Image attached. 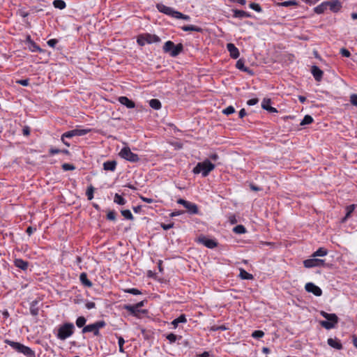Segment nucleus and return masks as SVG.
I'll return each instance as SVG.
<instances>
[{
  "instance_id": "nucleus-43",
  "label": "nucleus",
  "mask_w": 357,
  "mask_h": 357,
  "mask_svg": "<svg viewBox=\"0 0 357 357\" xmlns=\"http://www.w3.org/2000/svg\"><path fill=\"white\" fill-rule=\"evenodd\" d=\"M86 319L84 317H79L76 320V325L79 328L84 327Z\"/></svg>"
},
{
  "instance_id": "nucleus-58",
  "label": "nucleus",
  "mask_w": 357,
  "mask_h": 357,
  "mask_svg": "<svg viewBox=\"0 0 357 357\" xmlns=\"http://www.w3.org/2000/svg\"><path fill=\"white\" fill-rule=\"evenodd\" d=\"M57 43L58 40L56 39H50L47 41V45L52 47H54Z\"/></svg>"
},
{
  "instance_id": "nucleus-26",
  "label": "nucleus",
  "mask_w": 357,
  "mask_h": 357,
  "mask_svg": "<svg viewBox=\"0 0 357 357\" xmlns=\"http://www.w3.org/2000/svg\"><path fill=\"white\" fill-rule=\"evenodd\" d=\"M327 7H328V2L324 1V2L321 3V4H319V6H317V7H315L314 8V11L317 14H322L327 9Z\"/></svg>"
},
{
  "instance_id": "nucleus-52",
  "label": "nucleus",
  "mask_w": 357,
  "mask_h": 357,
  "mask_svg": "<svg viewBox=\"0 0 357 357\" xmlns=\"http://www.w3.org/2000/svg\"><path fill=\"white\" fill-rule=\"evenodd\" d=\"M97 329L100 330V328L105 327L106 326V323L105 321H98L93 324Z\"/></svg>"
},
{
  "instance_id": "nucleus-53",
  "label": "nucleus",
  "mask_w": 357,
  "mask_h": 357,
  "mask_svg": "<svg viewBox=\"0 0 357 357\" xmlns=\"http://www.w3.org/2000/svg\"><path fill=\"white\" fill-rule=\"evenodd\" d=\"M340 53L344 57H350L351 56L350 52L346 48H341Z\"/></svg>"
},
{
  "instance_id": "nucleus-3",
  "label": "nucleus",
  "mask_w": 357,
  "mask_h": 357,
  "mask_svg": "<svg viewBox=\"0 0 357 357\" xmlns=\"http://www.w3.org/2000/svg\"><path fill=\"white\" fill-rule=\"evenodd\" d=\"M162 49L164 52L169 54L172 57H176L183 52V45L181 43L175 45L172 41L168 40L164 44Z\"/></svg>"
},
{
  "instance_id": "nucleus-48",
  "label": "nucleus",
  "mask_w": 357,
  "mask_h": 357,
  "mask_svg": "<svg viewBox=\"0 0 357 357\" xmlns=\"http://www.w3.org/2000/svg\"><path fill=\"white\" fill-rule=\"evenodd\" d=\"M235 112V109L233 106H229L223 109L222 113L226 115H229Z\"/></svg>"
},
{
  "instance_id": "nucleus-18",
  "label": "nucleus",
  "mask_w": 357,
  "mask_h": 357,
  "mask_svg": "<svg viewBox=\"0 0 357 357\" xmlns=\"http://www.w3.org/2000/svg\"><path fill=\"white\" fill-rule=\"evenodd\" d=\"M328 344L336 349H342V344L337 338H328L327 340Z\"/></svg>"
},
{
  "instance_id": "nucleus-31",
  "label": "nucleus",
  "mask_w": 357,
  "mask_h": 357,
  "mask_svg": "<svg viewBox=\"0 0 357 357\" xmlns=\"http://www.w3.org/2000/svg\"><path fill=\"white\" fill-rule=\"evenodd\" d=\"M239 277L243 280H252L253 279V275L249 273H248L244 269H240Z\"/></svg>"
},
{
  "instance_id": "nucleus-29",
  "label": "nucleus",
  "mask_w": 357,
  "mask_h": 357,
  "mask_svg": "<svg viewBox=\"0 0 357 357\" xmlns=\"http://www.w3.org/2000/svg\"><path fill=\"white\" fill-rule=\"evenodd\" d=\"M187 319L185 318V316L184 314H181L178 318L174 319L172 322V324L174 326V328H176L178 324L185 323Z\"/></svg>"
},
{
  "instance_id": "nucleus-35",
  "label": "nucleus",
  "mask_w": 357,
  "mask_h": 357,
  "mask_svg": "<svg viewBox=\"0 0 357 357\" xmlns=\"http://www.w3.org/2000/svg\"><path fill=\"white\" fill-rule=\"evenodd\" d=\"M280 6L289 7L291 6H298V2L295 0L285 1L279 3Z\"/></svg>"
},
{
  "instance_id": "nucleus-23",
  "label": "nucleus",
  "mask_w": 357,
  "mask_h": 357,
  "mask_svg": "<svg viewBox=\"0 0 357 357\" xmlns=\"http://www.w3.org/2000/svg\"><path fill=\"white\" fill-rule=\"evenodd\" d=\"M116 166L115 160H108L103 163V168L105 170L114 171Z\"/></svg>"
},
{
  "instance_id": "nucleus-33",
  "label": "nucleus",
  "mask_w": 357,
  "mask_h": 357,
  "mask_svg": "<svg viewBox=\"0 0 357 357\" xmlns=\"http://www.w3.org/2000/svg\"><path fill=\"white\" fill-rule=\"evenodd\" d=\"M124 309H126V310H128V312H130L131 314H132L134 315H137V312H139V309L137 308L134 305H126L124 306Z\"/></svg>"
},
{
  "instance_id": "nucleus-11",
  "label": "nucleus",
  "mask_w": 357,
  "mask_h": 357,
  "mask_svg": "<svg viewBox=\"0 0 357 357\" xmlns=\"http://www.w3.org/2000/svg\"><path fill=\"white\" fill-rule=\"evenodd\" d=\"M25 43L28 45V48L29 49V50H31V52H36L42 51L40 47L33 40H31L30 36H28L26 37Z\"/></svg>"
},
{
  "instance_id": "nucleus-4",
  "label": "nucleus",
  "mask_w": 357,
  "mask_h": 357,
  "mask_svg": "<svg viewBox=\"0 0 357 357\" xmlns=\"http://www.w3.org/2000/svg\"><path fill=\"white\" fill-rule=\"evenodd\" d=\"M74 331L75 326L73 323H65L59 328L56 336L59 340H64L70 337Z\"/></svg>"
},
{
  "instance_id": "nucleus-34",
  "label": "nucleus",
  "mask_w": 357,
  "mask_h": 357,
  "mask_svg": "<svg viewBox=\"0 0 357 357\" xmlns=\"http://www.w3.org/2000/svg\"><path fill=\"white\" fill-rule=\"evenodd\" d=\"M53 5L55 8L61 10L65 8L66 6L65 1L63 0H54L53 1Z\"/></svg>"
},
{
  "instance_id": "nucleus-45",
  "label": "nucleus",
  "mask_w": 357,
  "mask_h": 357,
  "mask_svg": "<svg viewBox=\"0 0 357 357\" xmlns=\"http://www.w3.org/2000/svg\"><path fill=\"white\" fill-rule=\"evenodd\" d=\"M137 43L140 46H144L146 43H147L146 34L139 36L137 38Z\"/></svg>"
},
{
  "instance_id": "nucleus-14",
  "label": "nucleus",
  "mask_w": 357,
  "mask_h": 357,
  "mask_svg": "<svg viewBox=\"0 0 357 357\" xmlns=\"http://www.w3.org/2000/svg\"><path fill=\"white\" fill-rule=\"evenodd\" d=\"M227 48L231 58L237 59L239 56V51L233 43H228Z\"/></svg>"
},
{
  "instance_id": "nucleus-9",
  "label": "nucleus",
  "mask_w": 357,
  "mask_h": 357,
  "mask_svg": "<svg viewBox=\"0 0 357 357\" xmlns=\"http://www.w3.org/2000/svg\"><path fill=\"white\" fill-rule=\"evenodd\" d=\"M305 290L307 292L312 293L314 295L317 296H320L322 294L321 289L314 283L308 282L305 284Z\"/></svg>"
},
{
  "instance_id": "nucleus-49",
  "label": "nucleus",
  "mask_w": 357,
  "mask_h": 357,
  "mask_svg": "<svg viewBox=\"0 0 357 357\" xmlns=\"http://www.w3.org/2000/svg\"><path fill=\"white\" fill-rule=\"evenodd\" d=\"M249 7H250L251 9H252V10H254L257 11V12H259H259H261V6H259V4H258V3H250Z\"/></svg>"
},
{
  "instance_id": "nucleus-57",
  "label": "nucleus",
  "mask_w": 357,
  "mask_h": 357,
  "mask_svg": "<svg viewBox=\"0 0 357 357\" xmlns=\"http://www.w3.org/2000/svg\"><path fill=\"white\" fill-rule=\"evenodd\" d=\"M16 82L22 86H28L29 84V79H19V80H17Z\"/></svg>"
},
{
  "instance_id": "nucleus-25",
  "label": "nucleus",
  "mask_w": 357,
  "mask_h": 357,
  "mask_svg": "<svg viewBox=\"0 0 357 357\" xmlns=\"http://www.w3.org/2000/svg\"><path fill=\"white\" fill-rule=\"evenodd\" d=\"M185 208L188 211V212L191 214H197L198 213V207L197 206L192 202H188V204L185 205Z\"/></svg>"
},
{
  "instance_id": "nucleus-46",
  "label": "nucleus",
  "mask_w": 357,
  "mask_h": 357,
  "mask_svg": "<svg viewBox=\"0 0 357 357\" xmlns=\"http://www.w3.org/2000/svg\"><path fill=\"white\" fill-rule=\"evenodd\" d=\"M175 18L182 19L187 21L190 20V17L189 15H184L178 11H177V13H175Z\"/></svg>"
},
{
  "instance_id": "nucleus-64",
  "label": "nucleus",
  "mask_w": 357,
  "mask_h": 357,
  "mask_svg": "<svg viewBox=\"0 0 357 357\" xmlns=\"http://www.w3.org/2000/svg\"><path fill=\"white\" fill-rule=\"evenodd\" d=\"M36 230V228H34L33 227H29L26 229V232L28 234L29 236H31Z\"/></svg>"
},
{
  "instance_id": "nucleus-51",
  "label": "nucleus",
  "mask_w": 357,
  "mask_h": 357,
  "mask_svg": "<svg viewBox=\"0 0 357 357\" xmlns=\"http://www.w3.org/2000/svg\"><path fill=\"white\" fill-rule=\"evenodd\" d=\"M264 335V333L262 331H255L252 336L255 338H261Z\"/></svg>"
},
{
  "instance_id": "nucleus-56",
  "label": "nucleus",
  "mask_w": 357,
  "mask_h": 357,
  "mask_svg": "<svg viewBox=\"0 0 357 357\" xmlns=\"http://www.w3.org/2000/svg\"><path fill=\"white\" fill-rule=\"evenodd\" d=\"M350 102L351 103L354 105L357 106V95L356 94H351L350 96Z\"/></svg>"
},
{
  "instance_id": "nucleus-8",
  "label": "nucleus",
  "mask_w": 357,
  "mask_h": 357,
  "mask_svg": "<svg viewBox=\"0 0 357 357\" xmlns=\"http://www.w3.org/2000/svg\"><path fill=\"white\" fill-rule=\"evenodd\" d=\"M156 8L160 13H162L164 14H166L175 18V13H177V11L175 10L174 8L168 7L162 3H158L156 5Z\"/></svg>"
},
{
  "instance_id": "nucleus-12",
  "label": "nucleus",
  "mask_w": 357,
  "mask_h": 357,
  "mask_svg": "<svg viewBox=\"0 0 357 357\" xmlns=\"http://www.w3.org/2000/svg\"><path fill=\"white\" fill-rule=\"evenodd\" d=\"M311 73L317 82H320L322 79L324 72L317 66H312Z\"/></svg>"
},
{
  "instance_id": "nucleus-47",
  "label": "nucleus",
  "mask_w": 357,
  "mask_h": 357,
  "mask_svg": "<svg viewBox=\"0 0 357 357\" xmlns=\"http://www.w3.org/2000/svg\"><path fill=\"white\" fill-rule=\"evenodd\" d=\"M166 338L169 340L170 344H172L176 341L177 336L174 333H169L166 335Z\"/></svg>"
},
{
  "instance_id": "nucleus-17",
  "label": "nucleus",
  "mask_w": 357,
  "mask_h": 357,
  "mask_svg": "<svg viewBox=\"0 0 357 357\" xmlns=\"http://www.w3.org/2000/svg\"><path fill=\"white\" fill-rule=\"evenodd\" d=\"M327 2L328 6L330 7V10L333 12H337L342 7V4L338 0H333Z\"/></svg>"
},
{
  "instance_id": "nucleus-37",
  "label": "nucleus",
  "mask_w": 357,
  "mask_h": 357,
  "mask_svg": "<svg viewBox=\"0 0 357 357\" xmlns=\"http://www.w3.org/2000/svg\"><path fill=\"white\" fill-rule=\"evenodd\" d=\"M37 303L38 302L36 301L31 303L30 312L33 316H36L38 314V308L36 307Z\"/></svg>"
},
{
  "instance_id": "nucleus-30",
  "label": "nucleus",
  "mask_w": 357,
  "mask_h": 357,
  "mask_svg": "<svg viewBox=\"0 0 357 357\" xmlns=\"http://www.w3.org/2000/svg\"><path fill=\"white\" fill-rule=\"evenodd\" d=\"M328 254V250L324 248H319L316 252H314L312 257H324L326 256Z\"/></svg>"
},
{
  "instance_id": "nucleus-54",
  "label": "nucleus",
  "mask_w": 357,
  "mask_h": 357,
  "mask_svg": "<svg viewBox=\"0 0 357 357\" xmlns=\"http://www.w3.org/2000/svg\"><path fill=\"white\" fill-rule=\"evenodd\" d=\"M107 218L109 220H116V213L114 211H109L107 214Z\"/></svg>"
},
{
  "instance_id": "nucleus-39",
  "label": "nucleus",
  "mask_w": 357,
  "mask_h": 357,
  "mask_svg": "<svg viewBox=\"0 0 357 357\" xmlns=\"http://www.w3.org/2000/svg\"><path fill=\"white\" fill-rule=\"evenodd\" d=\"M236 66L238 69L243 72H248V68L245 67L244 61L242 59H239L237 61Z\"/></svg>"
},
{
  "instance_id": "nucleus-41",
  "label": "nucleus",
  "mask_w": 357,
  "mask_h": 357,
  "mask_svg": "<svg viewBox=\"0 0 357 357\" xmlns=\"http://www.w3.org/2000/svg\"><path fill=\"white\" fill-rule=\"evenodd\" d=\"M355 208H356L355 204H351V205L347 206V208H346L347 213H346V215L343 220H347L351 215V213L354 211Z\"/></svg>"
},
{
  "instance_id": "nucleus-15",
  "label": "nucleus",
  "mask_w": 357,
  "mask_h": 357,
  "mask_svg": "<svg viewBox=\"0 0 357 357\" xmlns=\"http://www.w3.org/2000/svg\"><path fill=\"white\" fill-rule=\"evenodd\" d=\"M271 99H266L264 98L261 102V107L269 112L270 113H275L278 112V110L276 108L273 107L271 106Z\"/></svg>"
},
{
  "instance_id": "nucleus-60",
  "label": "nucleus",
  "mask_w": 357,
  "mask_h": 357,
  "mask_svg": "<svg viewBox=\"0 0 357 357\" xmlns=\"http://www.w3.org/2000/svg\"><path fill=\"white\" fill-rule=\"evenodd\" d=\"M161 227L164 230H168L174 227V223L161 224Z\"/></svg>"
},
{
  "instance_id": "nucleus-42",
  "label": "nucleus",
  "mask_w": 357,
  "mask_h": 357,
  "mask_svg": "<svg viewBox=\"0 0 357 357\" xmlns=\"http://www.w3.org/2000/svg\"><path fill=\"white\" fill-rule=\"evenodd\" d=\"M121 212L122 215H123L125 218H126V219H128V220H132L134 219L133 215H132V214L131 213V212H130V210H128V209H126V210H122Z\"/></svg>"
},
{
  "instance_id": "nucleus-1",
  "label": "nucleus",
  "mask_w": 357,
  "mask_h": 357,
  "mask_svg": "<svg viewBox=\"0 0 357 357\" xmlns=\"http://www.w3.org/2000/svg\"><path fill=\"white\" fill-rule=\"evenodd\" d=\"M215 168V165L211 162L208 160H205L202 162H198L194 167L192 172L194 174H202V176H207L209 173L213 171Z\"/></svg>"
},
{
  "instance_id": "nucleus-28",
  "label": "nucleus",
  "mask_w": 357,
  "mask_h": 357,
  "mask_svg": "<svg viewBox=\"0 0 357 357\" xmlns=\"http://www.w3.org/2000/svg\"><path fill=\"white\" fill-rule=\"evenodd\" d=\"M146 42L149 44L159 43L160 41V38L158 36L154 34L146 33Z\"/></svg>"
},
{
  "instance_id": "nucleus-40",
  "label": "nucleus",
  "mask_w": 357,
  "mask_h": 357,
  "mask_svg": "<svg viewBox=\"0 0 357 357\" xmlns=\"http://www.w3.org/2000/svg\"><path fill=\"white\" fill-rule=\"evenodd\" d=\"M94 190L95 188L93 185H90L88 187L86 192V195L87 196L89 200H91L93 198Z\"/></svg>"
},
{
  "instance_id": "nucleus-27",
  "label": "nucleus",
  "mask_w": 357,
  "mask_h": 357,
  "mask_svg": "<svg viewBox=\"0 0 357 357\" xmlns=\"http://www.w3.org/2000/svg\"><path fill=\"white\" fill-rule=\"evenodd\" d=\"M181 29L184 31H196V32H202V29L201 27L194 26V25H185L181 27Z\"/></svg>"
},
{
  "instance_id": "nucleus-63",
  "label": "nucleus",
  "mask_w": 357,
  "mask_h": 357,
  "mask_svg": "<svg viewBox=\"0 0 357 357\" xmlns=\"http://www.w3.org/2000/svg\"><path fill=\"white\" fill-rule=\"evenodd\" d=\"M49 152H50V155H55V154L60 153L61 150L59 149L51 148L50 149Z\"/></svg>"
},
{
  "instance_id": "nucleus-24",
  "label": "nucleus",
  "mask_w": 357,
  "mask_h": 357,
  "mask_svg": "<svg viewBox=\"0 0 357 357\" xmlns=\"http://www.w3.org/2000/svg\"><path fill=\"white\" fill-rule=\"evenodd\" d=\"M234 15L233 16L236 18H245V17H250L251 15L248 13L241 10H233Z\"/></svg>"
},
{
  "instance_id": "nucleus-50",
  "label": "nucleus",
  "mask_w": 357,
  "mask_h": 357,
  "mask_svg": "<svg viewBox=\"0 0 357 357\" xmlns=\"http://www.w3.org/2000/svg\"><path fill=\"white\" fill-rule=\"evenodd\" d=\"M62 169L64 171L74 170L75 167L73 165L69 163H64L62 165Z\"/></svg>"
},
{
  "instance_id": "nucleus-6",
  "label": "nucleus",
  "mask_w": 357,
  "mask_h": 357,
  "mask_svg": "<svg viewBox=\"0 0 357 357\" xmlns=\"http://www.w3.org/2000/svg\"><path fill=\"white\" fill-rule=\"evenodd\" d=\"M326 264L325 261L324 259H317L316 257H312L311 259H305L303 261V265L305 268H310L313 267H321L324 266Z\"/></svg>"
},
{
  "instance_id": "nucleus-59",
  "label": "nucleus",
  "mask_w": 357,
  "mask_h": 357,
  "mask_svg": "<svg viewBox=\"0 0 357 357\" xmlns=\"http://www.w3.org/2000/svg\"><path fill=\"white\" fill-rule=\"evenodd\" d=\"M258 102V98H252L247 101V104L250 106H252L256 105Z\"/></svg>"
},
{
  "instance_id": "nucleus-36",
  "label": "nucleus",
  "mask_w": 357,
  "mask_h": 357,
  "mask_svg": "<svg viewBox=\"0 0 357 357\" xmlns=\"http://www.w3.org/2000/svg\"><path fill=\"white\" fill-rule=\"evenodd\" d=\"M114 202L119 205H124L126 202L125 199L118 193L115 194Z\"/></svg>"
},
{
  "instance_id": "nucleus-38",
  "label": "nucleus",
  "mask_w": 357,
  "mask_h": 357,
  "mask_svg": "<svg viewBox=\"0 0 357 357\" xmlns=\"http://www.w3.org/2000/svg\"><path fill=\"white\" fill-rule=\"evenodd\" d=\"M233 231L236 234H241L246 232V229L243 225H238L234 227Z\"/></svg>"
},
{
  "instance_id": "nucleus-7",
  "label": "nucleus",
  "mask_w": 357,
  "mask_h": 357,
  "mask_svg": "<svg viewBox=\"0 0 357 357\" xmlns=\"http://www.w3.org/2000/svg\"><path fill=\"white\" fill-rule=\"evenodd\" d=\"M89 132V130L74 129L63 134V138H71L74 136H83Z\"/></svg>"
},
{
  "instance_id": "nucleus-62",
  "label": "nucleus",
  "mask_w": 357,
  "mask_h": 357,
  "mask_svg": "<svg viewBox=\"0 0 357 357\" xmlns=\"http://www.w3.org/2000/svg\"><path fill=\"white\" fill-rule=\"evenodd\" d=\"M23 135L25 136H28L30 134V128L29 126H24L22 129Z\"/></svg>"
},
{
  "instance_id": "nucleus-16",
  "label": "nucleus",
  "mask_w": 357,
  "mask_h": 357,
  "mask_svg": "<svg viewBox=\"0 0 357 357\" xmlns=\"http://www.w3.org/2000/svg\"><path fill=\"white\" fill-rule=\"evenodd\" d=\"M82 333H89L92 332L95 336H99L100 335V331L97 328L95 327V326L92 324H89L85 326L82 331Z\"/></svg>"
},
{
  "instance_id": "nucleus-21",
  "label": "nucleus",
  "mask_w": 357,
  "mask_h": 357,
  "mask_svg": "<svg viewBox=\"0 0 357 357\" xmlns=\"http://www.w3.org/2000/svg\"><path fill=\"white\" fill-rule=\"evenodd\" d=\"M79 280L82 284L87 287H91L93 283L88 279L87 275L86 273H82L79 275Z\"/></svg>"
},
{
  "instance_id": "nucleus-44",
  "label": "nucleus",
  "mask_w": 357,
  "mask_h": 357,
  "mask_svg": "<svg viewBox=\"0 0 357 357\" xmlns=\"http://www.w3.org/2000/svg\"><path fill=\"white\" fill-rule=\"evenodd\" d=\"M312 121H313V119L311 116L305 115L304 116L303 119L302 120V121L301 122V126H305V125L310 124V123H312Z\"/></svg>"
},
{
  "instance_id": "nucleus-61",
  "label": "nucleus",
  "mask_w": 357,
  "mask_h": 357,
  "mask_svg": "<svg viewBox=\"0 0 357 357\" xmlns=\"http://www.w3.org/2000/svg\"><path fill=\"white\" fill-rule=\"evenodd\" d=\"M212 330L215 331H226L227 330V328L225 326V325H222V326H213L212 327Z\"/></svg>"
},
{
  "instance_id": "nucleus-32",
  "label": "nucleus",
  "mask_w": 357,
  "mask_h": 357,
  "mask_svg": "<svg viewBox=\"0 0 357 357\" xmlns=\"http://www.w3.org/2000/svg\"><path fill=\"white\" fill-rule=\"evenodd\" d=\"M149 105L154 109H159L161 108V102L158 99H151L149 101Z\"/></svg>"
},
{
  "instance_id": "nucleus-55",
  "label": "nucleus",
  "mask_w": 357,
  "mask_h": 357,
  "mask_svg": "<svg viewBox=\"0 0 357 357\" xmlns=\"http://www.w3.org/2000/svg\"><path fill=\"white\" fill-rule=\"evenodd\" d=\"M126 292L132 294L133 295H139L141 294L139 290H138L137 289H135V288L128 289L126 290Z\"/></svg>"
},
{
  "instance_id": "nucleus-22",
  "label": "nucleus",
  "mask_w": 357,
  "mask_h": 357,
  "mask_svg": "<svg viewBox=\"0 0 357 357\" xmlns=\"http://www.w3.org/2000/svg\"><path fill=\"white\" fill-rule=\"evenodd\" d=\"M15 266L22 270H26L28 268V262L22 259H16L14 261Z\"/></svg>"
},
{
  "instance_id": "nucleus-5",
  "label": "nucleus",
  "mask_w": 357,
  "mask_h": 357,
  "mask_svg": "<svg viewBox=\"0 0 357 357\" xmlns=\"http://www.w3.org/2000/svg\"><path fill=\"white\" fill-rule=\"evenodd\" d=\"M119 155L131 162H137L139 160L138 155L132 153L128 146L123 147L119 152Z\"/></svg>"
},
{
  "instance_id": "nucleus-13",
  "label": "nucleus",
  "mask_w": 357,
  "mask_h": 357,
  "mask_svg": "<svg viewBox=\"0 0 357 357\" xmlns=\"http://www.w3.org/2000/svg\"><path fill=\"white\" fill-rule=\"evenodd\" d=\"M118 100L121 104L125 105L127 108L132 109L135 107V102L126 96H120L118 98Z\"/></svg>"
},
{
  "instance_id": "nucleus-20",
  "label": "nucleus",
  "mask_w": 357,
  "mask_h": 357,
  "mask_svg": "<svg viewBox=\"0 0 357 357\" xmlns=\"http://www.w3.org/2000/svg\"><path fill=\"white\" fill-rule=\"evenodd\" d=\"M20 353L23 354L26 357H36L34 351L24 344Z\"/></svg>"
},
{
  "instance_id": "nucleus-10",
  "label": "nucleus",
  "mask_w": 357,
  "mask_h": 357,
  "mask_svg": "<svg viewBox=\"0 0 357 357\" xmlns=\"http://www.w3.org/2000/svg\"><path fill=\"white\" fill-rule=\"evenodd\" d=\"M198 242L204 245L208 248H214L217 246V243L214 240L208 238L204 236H199L198 238Z\"/></svg>"
},
{
  "instance_id": "nucleus-19",
  "label": "nucleus",
  "mask_w": 357,
  "mask_h": 357,
  "mask_svg": "<svg viewBox=\"0 0 357 357\" xmlns=\"http://www.w3.org/2000/svg\"><path fill=\"white\" fill-rule=\"evenodd\" d=\"M5 343L10 345L13 349H15L17 352H20L22 347L23 346L22 344L17 342H14L9 340H6Z\"/></svg>"
},
{
  "instance_id": "nucleus-2",
  "label": "nucleus",
  "mask_w": 357,
  "mask_h": 357,
  "mask_svg": "<svg viewBox=\"0 0 357 357\" xmlns=\"http://www.w3.org/2000/svg\"><path fill=\"white\" fill-rule=\"evenodd\" d=\"M321 315L324 317L326 321H321L320 325L324 328L329 330L335 327L338 323L339 319L335 314H330L324 311L320 312Z\"/></svg>"
}]
</instances>
